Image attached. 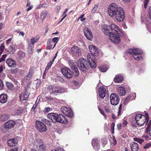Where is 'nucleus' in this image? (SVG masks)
<instances>
[{
  "label": "nucleus",
  "mask_w": 151,
  "mask_h": 151,
  "mask_svg": "<svg viewBox=\"0 0 151 151\" xmlns=\"http://www.w3.org/2000/svg\"><path fill=\"white\" fill-rule=\"evenodd\" d=\"M60 116V121L59 122L63 124H66L67 123L68 120L66 118V117L62 114H61Z\"/></svg>",
  "instance_id": "c85d7f7f"
},
{
  "label": "nucleus",
  "mask_w": 151,
  "mask_h": 151,
  "mask_svg": "<svg viewBox=\"0 0 151 151\" xmlns=\"http://www.w3.org/2000/svg\"><path fill=\"white\" fill-rule=\"evenodd\" d=\"M6 63L10 67H14L16 66V62L11 58H8L6 60Z\"/></svg>",
  "instance_id": "f3484780"
},
{
  "label": "nucleus",
  "mask_w": 151,
  "mask_h": 151,
  "mask_svg": "<svg viewBox=\"0 0 151 151\" xmlns=\"http://www.w3.org/2000/svg\"><path fill=\"white\" fill-rule=\"evenodd\" d=\"M30 79H29L26 76L24 77V78L23 79L22 81H23L25 82H28Z\"/></svg>",
  "instance_id": "13d9d810"
},
{
  "label": "nucleus",
  "mask_w": 151,
  "mask_h": 151,
  "mask_svg": "<svg viewBox=\"0 0 151 151\" xmlns=\"http://www.w3.org/2000/svg\"><path fill=\"white\" fill-rule=\"evenodd\" d=\"M51 151H64L63 149H58L57 150H52Z\"/></svg>",
  "instance_id": "774afa93"
},
{
  "label": "nucleus",
  "mask_w": 151,
  "mask_h": 151,
  "mask_svg": "<svg viewBox=\"0 0 151 151\" xmlns=\"http://www.w3.org/2000/svg\"><path fill=\"white\" fill-rule=\"evenodd\" d=\"M6 84L8 88L10 89H13V85L11 83L7 82L6 83Z\"/></svg>",
  "instance_id": "ea45409f"
},
{
  "label": "nucleus",
  "mask_w": 151,
  "mask_h": 151,
  "mask_svg": "<svg viewBox=\"0 0 151 151\" xmlns=\"http://www.w3.org/2000/svg\"><path fill=\"white\" fill-rule=\"evenodd\" d=\"M151 147V142L150 143H147L144 146V148L145 149H147Z\"/></svg>",
  "instance_id": "8fccbe9b"
},
{
  "label": "nucleus",
  "mask_w": 151,
  "mask_h": 151,
  "mask_svg": "<svg viewBox=\"0 0 151 151\" xmlns=\"http://www.w3.org/2000/svg\"><path fill=\"white\" fill-rule=\"evenodd\" d=\"M151 120L150 121L147 125V127L146 128V130L148 131L149 129L151 127Z\"/></svg>",
  "instance_id": "052dcab7"
},
{
  "label": "nucleus",
  "mask_w": 151,
  "mask_h": 151,
  "mask_svg": "<svg viewBox=\"0 0 151 151\" xmlns=\"http://www.w3.org/2000/svg\"><path fill=\"white\" fill-rule=\"evenodd\" d=\"M7 143L8 145L10 147L15 146L17 144L15 139H9Z\"/></svg>",
  "instance_id": "393cba45"
},
{
  "label": "nucleus",
  "mask_w": 151,
  "mask_h": 151,
  "mask_svg": "<svg viewBox=\"0 0 151 151\" xmlns=\"http://www.w3.org/2000/svg\"><path fill=\"white\" fill-rule=\"evenodd\" d=\"M48 89L50 94L54 95H56L58 93H63L65 91V90L63 88L55 86H50L48 87Z\"/></svg>",
  "instance_id": "39448f33"
},
{
  "label": "nucleus",
  "mask_w": 151,
  "mask_h": 151,
  "mask_svg": "<svg viewBox=\"0 0 151 151\" xmlns=\"http://www.w3.org/2000/svg\"><path fill=\"white\" fill-rule=\"evenodd\" d=\"M126 52L132 55L134 58L137 60H140L142 58L138 56L142 53V51L140 49L135 48L132 49H127Z\"/></svg>",
  "instance_id": "20e7f679"
},
{
  "label": "nucleus",
  "mask_w": 151,
  "mask_h": 151,
  "mask_svg": "<svg viewBox=\"0 0 151 151\" xmlns=\"http://www.w3.org/2000/svg\"><path fill=\"white\" fill-rule=\"evenodd\" d=\"M7 56V54L3 55L2 57L0 59V63L2 61H4Z\"/></svg>",
  "instance_id": "3c124183"
},
{
  "label": "nucleus",
  "mask_w": 151,
  "mask_h": 151,
  "mask_svg": "<svg viewBox=\"0 0 151 151\" xmlns=\"http://www.w3.org/2000/svg\"><path fill=\"white\" fill-rule=\"evenodd\" d=\"M134 140L135 141H136L139 143H141L144 142V141L143 139L136 138H134Z\"/></svg>",
  "instance_id": "49530a36"
},
{
  "label": "nucleus",
  "mask_w": 151,
  "mask_h": 151,
  "mask_svg": "<svg viewBox=\"0 0 151 151\" xmlns=\"http://www.w3.org/2000/svg\"><path fill=\"white\" fill-rule=\"evenodd\" d=\"M99 109L100 113L103 115V116H104V117L105 118H106L107 117V116L106 114H104V111L102 109L100 108H99Z\"/></svg>",
  "instance_id": "603ef678"
},
{
  "label": "nucleus",
  "mask_w": 151,
  "mask_h": 151,
  "mask_svg": "<svg viewBox=\"0 0 151 151\" xmlns=\"http://www.w3.org/2000/svg\"><path fill=\"white\" fill-rule=\"evenodd\" d=\"M84 16V14H82L81 16H80L79 17V19H80V20L81 21L83 22L85 20L86 18H83V17Z\"/></svg>",
  "instance_id": "5fc2aeb1"
},
{
  "label": "nucleus",
  "mask_w": 151,
  "mask_h": 151,
  "mask_svg": "<svg viewBox=\"0 0 151 151\" xmlns=\"http://www.w3.org/2000/svg\"><path fill=\"white\" fill-rule=\"evenodd\" d=\"M123 80V77L121 75H116L114 79V82L119 83Z\"/></svg>",
  "instance_id": "bb28decb"
},
{
  "label": "nucleus",
  "mask_w": 151,
  "mask_h": 151,
  "mask_svg": "<svg viewBox=\"0 0 151 151\" xmlns=\"http://www.w3.org/2000/svg\"><path fill=\"white\" fill-rule=\"evenodd\" d=\"M83 30L84 35L86 38L89 40H91L93 37V36L91 30L86 27H84Z\"/></svg>",
  "instance_id": "ddd939ff"
},
{
  "label": "nucleus",
  "mask_w": 151,
  "mask_h": 151,
  "mask_svg": "<svg viewBox=\"0 0 151 151\" xmlns=\"http://www.w3.org/2000/svg\"><path fill=\"white\" fill-rule=\"evenodd\" d=\"M46 146L43 142L37 148L39 151H44L46 150Z\"/></svg>",
  "instance_id": "c756f323"
},
{
  "label": "nucleus",
  "mask_w": 151,
  "mask_h": 151,
  "mask_svg": "<svg viewBox=\"0 0 151 151\" xmlns=\"http://www.w3.org/2000/svg\"><path fill=\"white\" fill-rule=\"evenodd\" d=\"M7 100V95L5 94H2L0 95V102L2 103L6 102Z\"/></svg>",
  "instance_id": "b1692460"
},
{
  "label": "nucleus",
  "mask_w": 151,
  "mask_h": 151,
  "mask_svg": "<svg viewBox=\"0 0 151 151\" xmlns=\"http://www.w3.org/2000/svg\"><path fill=\"white\" fill-rule=\"evenodd\" d=\"M39 39V37H32L30 40L31 43H29V44H31V45H33L34 46V44L35 43L37 42Z\"/></svg>",
  "instance_id": "473e14b6"
},
{
  "label": "nucleus",
  "mask_w": 151,
  "mask_h": 151,
  "mask_svg": "<svg viewBox=\"0 0 151 151\" xmlns=\"http://www.w3.org/2000/svg\"><path fill=\"white\" fill-rule=\"evenodd\" d=\"M32 74L33 71L32 70V69H30L28 74L26 76L29 79H30V78L32 77Z\"/></svg>",
  "instance_id": "a19ab883"
},
{
  "label": "nucleus",
  "mask_w": 151,
  "mask_h": 151,
  "mask_svg": "<svg viewBox=\"0 0 151 151\" xmlns=\"http://www.w3.org/2000/svg\"><path fill=\"white\" fill-rule=\"evenodd\" d=\"M61 114H58L56 113H51L47 115L48 119L51 120L53 122H59L60 121V115Z\"/></svg>",
  "instance_id": "0eeeda50"
},
{
  "label": "nucleus",
  "mask_w": 151,
  "mask_h": 151,
  "mask_svg": "<svg viewBox=\"0 0 151 151\" xmlns=\"http://www.w3.org/2000/svg\"><path fill=\"white\" fill-rule=\"evenodd\" d=\"M9 118V116L4 114L0 116V121H4L7 120Z\"/></svg>",
  "instance_id": "72a5a7b5"
},
{
  "label": "nucleus",
  "mask_w": 151,
  "mask_h": 151,
  "mask_svg": "<svg viewBox=\"0 0 151 151\" xmlns=\"http://www.w3.org/2000/svg\"><path fill=\"white\" fill-rule=\"evenodd\" d=\"M34 51V46L31 44L29 43L28 52L29 54L32 55Z\"/></svg>",
  "instance_id": "cd10ccee"
},
{
  "label": "nucleus",
  "mask_w": 151,
  "mask_h": 151,
  "mask_svg": "<svg viewBox=\"0 0 151 151\" xmlns=\"http://www.w3.org/2000/svg\"><path fill=\"white\" fill-rule=\"evenodd\" d=\"M115 124L114 122H112L111 124V128L112 130V133H114V132Z\"/></svg>",
  "instance_id": "09e8293b"
},
{
  "label": "nucleus",
  "mask_w": 151,
  "mask_h": 151,
  "mask_svg": "<svg viewBox=\"0 0 151 151\" xmlns=\"http://www.w3.org/2000/svg\"><path fill=\"white\" fill-rule=\"evenodd\" d=\"M130 148L132 151H137L138 150V144L135 142H133L130 144Z\"/></svg>",
  "instance_id": "4be33fe9"
},
{
  "label": "nucleus",
  "mask_w": 151,
  "mask_h": 151,
  "mask_svg": "<svg viewBox=\"0 0 151 151\" xmlns=\"http://www.w3.org/2000/svg\"><path fill=\"white\" fill-rule=\"evenodd\" d=\"M99 70L102 72H105L108 70V68L106 65H103L99 67Z\"/></svg>",
  "instance_id": "2f4dec72"
},
{
  "label": "nucleus",
  "mask_w": 151,
  "mask_h": 151,
  "mask_svg": "<svg viewBox=\"0 0 151 151\" xmlns=\"http://www.w3.org/2000/svg\"><path fill=\"white\" fill-rule=\"evenodd\" d=\"M52 42L51 41L47 43V45L46 47V49L50 50L52 48Z\"/></svg>",
  "instance_id": "37998d69"
},
{
  "label": "nucleus",
  "mask_w": 151,
  "mask_h": 151,
  "mask_svg": "<svg viewBox=\"0 0 151 151\" xmlns=\"http://www.w3.org/2000/svg\"><path fill=\"white\" fill-rule=\"evenodd\" d=\"M17 46L15 45V44L12 43L10 46L9 49L11 52H14L17 49Z\"/></svg>",
  "instance_id": "c9c22d12"
},
{
  "label": "nucleus",
  "mask_w": 151,
  "mask_h": 151,
  "mask_svg": "<svg viewBox=\"0 0 151 151\" xmlns=\"http://www.w3.org/2000/svg\"><path fill=\"white\" fill-rule=\"evenodd\" d=\"M36 129L40 132H45L47 130V127L42 122L36 121Z\"/></svg>",
  "instance_id": "6e6552de"
},
{
  "label": "nucleus",
  "mask_w": 151,
  "mask_h": 151,
  "mask_svg": "<svg viewBox=\"0 0 151 151\" xmlns=\"http://www.w3.org/2000/svg\"><path fill=\"white\" fill-rule=\"evenodd\" d=\"M107 11L108 14L111 17H114L118 22L123 21L125 19V13L124 9L115 3H113L109 5Z\"/></svg>",
  "instance_id": "f257e3e1"
},
{
  "label": "nucleus",
  "mask_w": 151,
  "mask_h": 151,
  "mask_svg": "<svg viewBox=\"0 0 151 151\" xmlns=\"http://www.w3.org/2000/svg\"><path fill=\"white\" fill-rule=\"evenodd\" d=\"M42 141L41 139H34L33 144L34 148H37L42 143Z\"/></svg>",
  "instance_id": "a211bd4d"
},
{
  "label": "nucleus",
  "mask_w": 151,
  "mask_h": 151,
  "mask_svg": "<svg viewBox=\"0 0 151 151\" xmlns=\"http://www.w3.org/2000/svg\"><path fill=\"white\" fill-rule=\"evenodd\" d=\"M3 68L1 65L0 67V79L3 78L5 76L4 73H3Z\"/></svg>",
  "instance_id": "f704fd0d"
},
{
  "label": "nucleus",
  "mask_w": 151,
  "mask_h": 151,
  "mask_svg": "<svg viewBox=\"0 0 151 151\" xmlns=\"http://www.w3.org/2000/svg\"><path fill=\"white\" fill-rule=\"evenodd\" d=\"M89 50L91 54H89L87 55V60L91 68H95L96 67L97 65L95 60V57L93 56H97L98 55V50L97 48L93 45L89 46Z\"/></svg>",
  "instance_id": "f03ea898"
},
{
  "label": "nucleus",
  "mask_w": 151,
  "mask_h": 151,
  "mask_svg": "<svg viewBox=\"0 0 151 151\" xmlns=\"http://www.w3.org/2000/svg\"><path fill=\"white\" fill-rule=\"evenodd\" d=\"M31 82H30L28 84H27L26 88L25 90L24 91L23 93L21 94L19 96L20 100L22 101L23 100H27L29 96V93L27 91V89L29 87V86L31 84Z\"/></svg>",
  "instance_id": "f8f14e48"
},
{
  "label": "nucleus",
  "mask_w": 151,
  "mask_h": 151,
  "mask_svg": "<svg viewBox=\"0 0 151 151\" xmlns=\"http://www.w3.org/2000/svg\"><path fill=\"white\" fill-rule=\"evenodd\" d=\"M99 142L97 139H94L92 141V145L94 148L96 150H97L98 149V145Z\"/></svg>",
  "instance_id": "412c9836"
},
{
  "label": "nucleus",
  "mask_w": 151,
  "mask_h": 151,
  "mask_svg": "<svg viewBox=\"0 0 151 151\" xmlns=\"http://www.w3.org/2000/svg\"><path fill=\"white\" fill-rule=\"evenodd\" d=\"M78 67L80 70L83 72L85 71L88 67V65L85 59L84 58L80 59L77 62Z\"/></svg>",
  "instance_id": "423d86ee"
},
{
  "label": "nucleus",
  "mask_w": 151,
  "mask_h": 151,
  "mask_svg": "<svg viewBox=\"0 0 151 151\" xmlns=\"http://www.w3.org/2000/svg\"><path fill=\"white\" fill-rule=\"evenodd\" d=\"M122 105L121 104L119 105V111L118 112V116H119L121 115V114L122 112Z\"/></svg>",
  "instance_id": "c03bdc74"
},
{
  "label": "nucleus",
  "mask_w": 151,
  "mask_h": 151,
  "mask_svg": "<svg viewBox=\"0 0 151 151\" xmlns=\"http://www.w3.org/2000/svg\"><path fill=\"white\" fill-rule=\"evenodd\" d=\"M149 14L150 16V17L149 18V20H146V21H147V22H149V21L151 19H150L151 18V6L149 8Z\"/></svg>",
  "instance_id": "864d4df0"
},
{
  "label": "nucleus",
  "mask_w": 151,
  "mask_h": 151,
  "mask_svg": "<svg viewBox=\"0 0 151 151\" xmlns=\"http://www.w3.org/2000/svg\"><path fill=\"white\" fill-rule=\"evenodd\" d=\"M149 0H145L144 2V7L146 9L147 7V4Z\"/></svg>",
  "instance_id": "4d7b16f0"
},
{
  "label": "nucleus",
  "mask_w": 151,
  "mask_h": 151,
  "mask_svg": "<svg viewBox=\"0 0 151 151\" xmlns=\"http://www.w3.org/2000/svg\"><path fill=\"white\" fill-rule=\"evenodd\" d=\"M128 122L126 120H124L123 122V124L124 126H125L127 124Z\"/></svg>",
  "instance_id": "69168bd1"
},
{
  "label": "nucleus",
  "mask_w": 151,
  "mask_h": 151,
  "mask_svg": "<svg viewBox=\"0 0 151 151\" xmlns=\"http://www.w3.org/2000/svg\"><path fill=\"white\" fill-rule=\"evenodd\" d=\"M132 95H131L129 96H128L126 99L124 100V103H126L127 101L129 100H132L135 99V98H132Z\"/></svg>",
  "instance_id": "58836bf2"
},
{
  "label": "nucleus",
  "mask_w": 151,
  "mask_h": 151,
  "mask_svg": "<svg viewBox=\"0 0 151 151\" xmlns=\"http://www.w3.org/2000/svg\"><path fill=\"white\" fill-rule=\"evenodd\" d=\"M50 62L48 63L47 66L45 68V70L47 71V70H48L51 67L52 64L53 63L51 62Z\"/></svg>",
  "instance_id": "a18cd8bd"
},
{
  "label": "nucleus",
  "mask_w": 151,
  "mask_h": 151,
  "mask_svg": "<svg viewBox=\"0 0 151 151\" xmlns=\"http://www.w3.org/2000/svg\"><path fill=\"white\" fill-rule=\"evenodd\" d=\"M59 40V38L58 37H55L53 38L52 40V42L53 43H55L53 48L52 49H53L55 47L57 42H58Z\"/></svg>",
  "instance_id": "4c0bfd02"
},
{
  "label": "nucleus",
  "mask_w": 151,
  "mask_h": 151,
  "mask_svg": "<svg viewBox=\"0 0 151 151\" xmlns=\"http://www.w3.org/2000/svg\"><path fill=\"white\" fill-rule=\"evenodd\" d=\"M110 99L111 104L113 105H117L119 101V96L115 93H111L110 96Z\"/></svg>",
  "instance_id": "1a4fd4ad"
},
{
  "label": "nucleus",
  "mask_w": 151,
  "mask_h": 151,
  "mask_svg": "<svg viewBox=\"0 0 151 151\" xmlns=\"http://www.w3.org/2000/svg\"><path fill=\"white\" fill-rule=\"evenodd\" d=\"M146 116L143 115L141 114H137L135 116V120L137 124L139 126H141L145 124H147L148 122L149 117L147 113H145Z\"/></svg>",
  "instance_id": "7ed1b4c3"
},
{
  "label": "nucleus",
  "mask_w": 151,
  "mask_h": 151,
  "mask_svg": "<svg viewBox=\"0 0 151 151\" xmlns=\"http://www.w3.org/2000/svg\"><path fill=\"white\" fill-rule=\"evenodd\" d=\"M61 71L63 75L67 78L70 79L72 78V72L69 68H63L61 69Z\"/></svg>",
  "instance_id": "9d476101"
},
{
  "label": "nucleus",
  "mask_w": 151,
  "mask_h": 151,
  "mask_svg": "<svg viewBox=\"0 0 151 151\" xmlns=\"http://www.w3.org/2000/svg\"><path fill=\"white\" fill-rule=\"evenodd\" d=\"M74 72V73H75V76H77L79 75V72L77 69H75V71Z\"/></svg>",
  "instance_id": "680f3d73"
},
{
  "label": "nucleus",
  "mask_w": 151,
  "mask_h": 151,
  "mask_svg": "<svg viewBox=\"0 0 151 151\" xmlns=\"http://www.w3.org/2000/svg\"><path fill=\"white\" fill-rule=\"evenodd\" d=\"M18 148L15 147L14 148L10 150V151H18Z\"/></svg>",
  "instance_id": "338daca9"
},
{
  "label": "nucleus",
  "mask_w": 151,
  "mask_h": 151,
  "mask_svg": "<svg viewBox=\"0 0 151 151\" xmlns=\"http://www.w3.org/2000/svg\"><path fill=\"white\" fill-rule=\"evenodd\" d=\"M4 47V44L2 43L0 46V55L2 53Z\"/></svg>",
  "instance_id": "79ce46f5"
},
{
  "label": "nucleus",
  "mask_w": 151,
  "mask_h": 151,
  "mask_svg": "<svg viewBox=\"0 0 151 151\" xmlns=\"http://www.w3.org/2000/svg\"><path fill=\"white\" fill-rule=\"evenodd\" d=\"M12 40V38H10L6 41V43L7 44H10V42Z\"/></svg>",
  "instance_id": "0e129e2a"
},
{
  "label": "nucleus",
  "mask_w": 151,
  "mask_h": 151,
  "mask_svg": "<svg viewBox=\"0 0 151 151\" xmlns=\"http://www.w3.org/2000/svg\"><path fill=\"white\" fill-rule=\"evenodd\" d=\"M110 27L112 32H118L119 34L120 33V35L122 36H124L125 35L124 33L120 29L119 27L116 25L114 24H111Z\"/></svg>",
  "instance_id": "4468645a"
},
{
  "label": "nucleus",
  "mask_w": 151,
  "mask_h": 151,
  "mask_svg": "<svg viewBox=\"0 0 151 151\" xmlns=\"http://www.w3.org/2000/svg\"><path fill=\"white\" fill-rule=\"evenodd\" d=\"M48 14L47 12H42L41 13L40 15V17L42 19H44L47 16Z\"/></svg>",
  "instance_id": "e433bc0d"
},
{
  "label": "nucleus",
  "mask_w": 151,
  "mask_h": 151,
  "mask_svg": "<svg viewBox=\"0 0 151 151\" xmlns=\"http://www.w3.org/2000/svg\"><path fill=\"white\" fill-rule=\"evenodd\" d=\"M22 110L20 109H18L17 111L16 114L17 115H20L22 113Z\"/></svg>",
  "instance_id": "6e6d98bb"
},
{
  "label": "nucleus",
  "mask_w": 151,
  "mask_h": 151,
  "mask_svg": "<svg viewBox=\"0 0 151 151\" xmlns=\"http://www.w3.org/2000/svg\"><path fill=\"white\" fill-rule=\"evenodd\" d=\"M98 8L97 5H95L91 11V12L92 13H95V12L97 10Z\"/></svg>",
  "instance_id": "de8ad7c7"
},
{
  "label": "nucleus",
  "mask_w": 151,
  "mask_h": 151,
  "mask_svg": "<svg viewBox=\"0 0 151 151\" xmlns=\"http://www.w3.org/2000/svg\"><path fill=\"white\" fill-rule=\"evenodd\" d=\"M15 124V122L11 120L5 123L4 127L6 129H8L13 127Z\"/></svg>",
  "instance_id": "aec40b11"
},
{
  "label": "nucleus",
  "mask_w": 151,
  "mask_h": 151,
  "mask_svg": "<svg viewBox=\"0 0 151 151\" xmlns=\"http://www.w3.org/2000/svg\"><path fill=\"white\" fill-rule=\"evenodd\" d=\"M61 110L62 113L67 116L71 117L73 116V112L69 108L63 106L61 108Z\"/></svg>",
  "instance_id": "9b49d317"
},
{
  "label": "nucleus",
  "mask_w": 151,
  "mask_h": 151,
  "mask_svg": "<svg viewBox=\"0 0 151 151\" xmlns=\"http://www.w3.org/2000/svg\"><path fill=\"white\" fill-rule=\"evenodd\" d=\"M42 121L45 124L47 123L48 122V120L45 119H42Z\"/></svg>",
  "instance_id": "e2e57ef3"
},
{
  "label": "nucleus",
  "mask_w": 151,
  "mask_h": 151,
  "mask_svg": "<svg viewBox=\"0 0 151 151\" xmlns=\"http://www.w3.org/2000/svg\"><path fill=\"white\" fill-rule=\"evenodd\" d=\"M106 92V89L103 87L101 86L99 88V95L102 99H103L105 97Z\"/></svg>",
  "instance_id": "6ab92c4d"
},
{
  "label": "nucleus",
  "mask_w": 151,
  "mask_h": 151,
  "mask_svg": "<svg viewBox=\"0 0 151 151\" xmlns=\"http://www.w3.org/2000/svg\"><path fill=\"white\" fill-rule=\"evenodd\" d=\"M25 53L21 51H19L17 54V57L20 59L23 58L25 57Z\"/></svg>",
  "instance_id": "7c9ffc66"
},
{
  "label": "nucleus",
  "mask_w": 151,
  "mask_h": 151,
  "mask_svg": "<svg viewBox=\"0 0 151 151\" xmlns=\"http://www.w3.org/2000/svg\"><path fill=\"white\" fill-rule=\"evenodd\" d=\"M109 38L110 40L114 43L117 44L121 41L120 37L116 34L112 33L109 35Z\"/></svg>",
  "instance_id": "2eb2a0df"
},
{
  "label": "nucleus",
  "mask_w": 151,
  "mask_h": 151,
  "mask_svg": "<svg viewBox=\"0 0 151 151\" xmlns=\"http://www.w3.org/2000/svg\"><path fill=\"white\" fill-rule=\"evenodd\" d=\"M102 31L105 35H109L110 34L112 33L111 31L109 26H107L105 28H103Z\"/></svg>",
  "instance_id": "5701e85b"
},
{
  "label": "nucleus",
  "mask_w": 151,
  "mask_h": 151,
  "mask_svg": "<svg viewBox=\"0 0 151 151\" xmlns=\"http://www.w3.org/2000/svg\"><path fill=\"white\" fill-rule=\"evenodd\" d=\"M70 51L72 55L76 57L79 56L81 55V50L77 46L73 47L71 48Z\"/></svg>",
  "instance_id": "dca6fc26"
},
{
  "label": "nucleus",
  "mask_w": 151,
  "mask_h": 151,
  "mask_svg": "<svg viewBox=\"0 0 151 151\" xmlns=\"http://www.w3.org/2000/svg\"><path fill=\"white\" fill-rule=\"evenodd\" d=\"M1 79H0V90L2 89L4 86V84Z\"/></svg>",
  "instance_id": "bf43d9fd"
},
{
  "label": "nucleus",
  "mask_w": 151,
  "mask_h": 151,
  "mask_svg": "<svg viewBox=\"0 0 151 151\" xmlns=\"http://www.w3.org/2000/svg\"><path fill=\"white\" fill-rule=\"evenodd\" d=\"M117 91L119 94L121 96L124 95L126 93L125 88L123 87H120L118 88Z\"/></svg>",
  "instance_id": "a878e982"
}]
</instances>
